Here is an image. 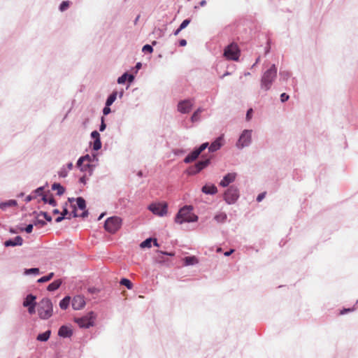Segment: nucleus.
Listing matches in <instances>:
<instances>
[{"label": "nucleus", "instance_id": "nucleus-59", "mask_svg": "<svg viewBox=\"0 0 358 358\" xmlns=\"http://www.w3.org/2000/svg\"><path fill=\"white\" fill-rule=\"evenodd\" d=\"M80 182L83 183V184H86L87 182V178L85 176H83V177H81L80 178Z\"/></svg>", "mask_w": 358, "mask_h": 358}, {"label": "nucleus", "instance_id": "nucleus-61", "mask_svg": "<svg viewBox=\"0 0 358 358\" xmlns=\"http://www.w3.org/2000/svg\"><path fill=\"white\" fill-rule=\"evenodd\" d=\"M179 45L180 46H185L187 45V41L185 39H181L179 41Z\"/></svg>", "mask_w": 358, "mask_h": 358}, {"label": "nucleus", "instance_id": "nucleus-19", "mask_svg": "<svg viewBox=\"0 0 358 358\" xmlns=\"http://www.w3.org/2000/svg\"><path fill=\"white\" fill-rule=\"evenodd\" d=\"M199 156V154L195 149L184 159V162L185 164L191 163V162H194V160H196Z\"/></svg>", "mask_w": 358, "mask_h": 358}, {"label": "nucleus", "instance_id": "nucleus-26", "mask_svg": "<svg viewBox=\"0 0 358 358\" xmlns=\"http://www.w3.org/2000/svg\"><path fill=\"white\" fill-rule=\"evenodd\" d=\"M203 111L202 108H199L192 115L191 121L192 122H198L200 120V113Z\"/></svg>", "mask_w": 358, "mask_h": 358}, {"label": "nucleus", "instance_id": "nucleus-57", "mask_svg": "<svg viewBox=\"0 0 358 358\" xmlns=\"http://www.w3.org/2000/svg\"><path fill=\"white\" fill-rule=\"evenodd\" d=\"M110 113V108L109 106H107L106 105V106L103 108V115H106L108 114H109Z\"/></svg>", "mask_w": 358, "mask_h": 358}, {"label": "nucleus", "instance_id": "nucleus-35", "mask_svg": "<svg viewBox=\"0 0 358 358\" xmlns=\"http://www.w3.org/2000/svg\"><path fill=\"white\" fill-rule=\"evenodd\" d=\"M280 76L283 80H287L290 77L291 74L287 71H280Z\"/></svg>", "mask_w": 358, "mask_h": 358}, {"label": "nucleus", "instance_id": "nucleus-25", "mask_svg": "<svg viewBox=\"0 0 358 358\" xmlns=\"http://www.w3.org/2000/svg\"><path fill=\"white\" fill-rule=\"evenodd\" d=\"M52 190H57V194L59 196L62 195L64 192L65 189L63 186H62L59 183H54L52 185Z\"/></svg>", "mask_w": 358, "mask_h": 358}, {"label": "nucleus", "instance_id": "nucleus-41", "mask_svg": "<svg viewBox=\"0 0 358 358\" xmlns=\"http://www.w3.org/2000/svg\"><path fill=\"white\" fill-rule=\"evenodd\" d=\"M15 205H16V201L15 200H10L8 202L1 203L0 208H3L6 206H15Z\"/></svg>", "mask_w": 358, "mask_h": 358}, {"label": "nucleus", "instance_id": "nucleus-1", "mask_svg": "<svg viewBox=\"0 0 358 358\" xmlns=\"http://www.w3.org/2000/svg\"><path fill=\"white\" fill-rule=\"evenodd\" d=\"M192 206H185L180 208L175 217V222L178 224L184 222H194L198 220V216L192 213Z\"/></svg>", "mask_w": 358, "mask_h": 358}, {"label": "nucleus", "instance_id": "nucleus-20", "mask_svg": "<svg viewBox=\"0 0 358 358\" xmlns=\"http://www.w3.org/2000/svg\"><path fill=\"white\" fill-rule=\"evenodd\" d=\"M80 170L83 172L88 173V175L90 176L93 173L94 166L91 164L85 163L80 168Z\"/></svg>", "mask_w": 358, "mask_h": 358}, {"label": "nucleus", "instance_id": "nucleus-18", "mask_svg": "<svg viewBox=\"0 0 358 358\" xmlns=\"http://www.w3.org/2000/svg\"><path fill=\"white\" fill-rule=\"evenodd\" d=\"M222 139V137H219L214 142H213L208 147L209 152H214L218 150L222 146L220 142Z\"/></svg>", "mask_w": 358, "mask_h": 358}, {"label": "nucleus", "instance_id": "nucleus-5", "mask_svg": "<svg viewBox=\"0 0 358 358\" xmlns=\"http://www.w3.org/2000/svg\"><path fill=\"white\" fill-rule=\"evenodd\" d=\"M252 130L251 129L243 130L236 143V148L242 150L245 147H248L252 143Z\"/></svg>", "mask_w": 358, "mask_h": 358}, {"label": "nucleus", "instance_id": "nucleus-7", "mask_svg": "<svg viewBox=\"0 0 358 358\" xmlns=\"http://www.w3.org/2000/svg\"><path fill=\"white\" fill-rule=\"evenodd\" d=\"M224 56L229 60L238 61L240 57V50L237 44L232 43L224 50Z\"/></svg>", "mask_w": 358, "mask_h": 358}, {"label": "nucleus", "instance_id": "nucleus-2", "mask_svg": "<svg viewBox=\"0 0 358 358\" xmlns=\"http://www.w3.org/2000/svg\"><path fill=\"white\" fill-rule=\"evenodd\" d=\"M277 76V68L273 64L270 69L266 70L262 76L260 80V87L264 91H268L271 89L273 82Z\"/></svg>", "mask_w": 358, "mask_h": 358}, {"label": "nucleus", "instance_id": "nucleus-29", "mask_svg": "<svg viewBox=\"0 0 358 358\" xmlns=\"http://www.w3.org/2000/svg\"><path fill=\"white\" fill-rule=\"evenodd\" d=\"M117 92H113L107 99L106 101V105L107 106H111L114 101H115L116 98H117Z\"/></svg>", "mask_w": 358, "mask_h": 358}, {"label": "nucleus", "instance_id": "nucleus-13", "mask_svg": "<svg viewBox=\"0 0 358 358\" xmlns=\"http://www.w3.org/2000/svg\"><path fill=\"white\" fill-rule=\"evenodd\" d=\"M236 176L237 173L234 172L227 173L223 177L222 180L220 182V186L222 187H227L230 183H232L233 182L235 181Z\"/></svg>", "mask_w": 358, "mask_h": 358}, {"label": "nucleus", "instance_id": "nucleus-58", "mask_svg": "<svg viewBox=\"0 0 358 358\" xmlns=\"http://www.w3.org/2000/svg\"><path fill=\"white\" fill-rule=\"evenodd\" d=\"M38 194H35V192H34L33 195L27 196L26 198L27 201H30L34 197H36Z\"/></svg>", "mask_w": 358, "mask_h": 358}, {"label": "nucleus", "instance_id": "nucleus-60", "mask_svg": "<svg viewBox=\"0 0 358 358\" xmlns=\"http://www.w3.org/2000/svg\"><path fill=\"white\" fill-rule=\"evenodd\" d=\"M134 80V76L131 74H128V76H127V80L129 82V83H131L133 82Z\"/></svg>", "mask_w": 358, "mask_h": 358}, {"label": "nucleus", "instance_id": "nucleus-37", "mask_svg": "<svg viewBox=\"0 0 358 358\" xmlns=\"http://www.w3.org/2000/svg\"><path fill=\"white\" fill-rule=\"evenodd\" d=\"M58 175L61 178H65L68 176V171L65 166H63L60 169L58 172Z\"/></svg>", "mask_w": 358, "mask_h": 358}, {"label": "nucleus", "instance_id": "nucleus-23", "mask_svg": "<svg viewBox=\"0 0 358 358\" xmlns=\"http://www.w3.org/2000/svg\"><path fill=\"white\" fill-rule=\"evenodd\" d=\"M50 334H51V331L47 330L46 331H45L42 334H39L37 336L36 339L39 341H43V342L47 341L49 339Z\"/></svg>", "mask_w": 358, "mask_h": 358}, {"label": "nucleus", "instance_id": "nucleus-62", "mask_svg": "<svg viewBox=\"0 0 358 358\" xmlns=\"http://www.w3.org/2000/svg\"><path fill=\"white\" fill-rule=\"evenodd\" d=\"M64 219H65V217L61 215L59 217H57L55 219V222H62Z\"/></svg>", "mask_w": 358, "mask_h": 358}, {"label": "nucleus", "instance_id": "nucleus-33", "mask_svg": "<svg viewBox=\"0 0 358 358\" xmlns=\"http://www.w3.org/2000/svg\"><path fill=\"white\" fill-rule=\"evenodd\" d=\"M152 242V238H147L145 239V241H143L141 244H140V247L141 248H150L151 247V243Z\"/></svg>", "mask_w": 358, "mask_h": 358}, {"label": "nucleus", "instance_id": "nucleus-53", "mask_svg": "<svg viewBox=\"0 0 358 358\" xmlns=\"http://www.w3.org/2000/svg\"><path fill=\"white\" fill-rule=\"evenodd\" d=\"M289 99V96L286 93H282L280 95V100L282 102H285Z\"/></svg>", "mask_w": 358, "mask_h": 358}, {"label": "nucleus", "instance_id": "nucleus-54", "mask_svg": "<svg viewBox=\"0 0 358 358\" xmlns=\"http://www.w3.org/2000/svg\"><path fill=\"white\" fill-rule=\"evenodd\" d=\"M265 195H266V192H262V193L259 194L257 196V201L258 202L262 201L264 199Z\"/></svg>", "mask_w": 358, "mask_h": 358}, {"label": "nucleus", "instance_id": "nucleus-10", "mask_svg": "<svg viewBox=\"0 0 358 358\" xmlns=\"http://www.w3.org/2000/svg\"><path fill=\"white\" fill-rule=\"evenodd\" d=\"M210 164V159H206L197 162L194 166L189 168L188 172L189 175H196L199 173L201 170L205 169Z\"/></svg>", "mask_w": 358, "mask_h": 358}, {"label": "nucleus", "instance_id": "nucleus-34", "mask_svg": "<svg viewBox=\"0 0 358 358\" xmlns=\"http://www.w3.org/2000/svg\"><path fill=\"white\" fill-rule=\"evenodd\" d=\"M120 283L127 287L129 289H131L133 287L131 282L127 278L121 279Z\"/></svg>", "mask_w": 358, "mask_h": 358}, {"label": "nucleus", "instance_id": "nucleus-22", "mask_svg": "<svg viewBox=\"0 0 358 358\" xmlns=\"http://www.w3.org/2000/svg\"><path fill=\"white\" fill-rule=\"evenodd\" d=\"M36 296L33 294H28L24 300V307L31 304H36Z\"/></svg>", "mask_w": 358, "mask_h": 358}, {"label": "nucleus", "instance_id": "nucleus-43", "mask_svg": "<svg viewBox=\"0 0 358 358\" xmlns=\"http://www.w3.org/2000/svg\"><path fill=\"white\" fill-rule=\"evenodd\" d=\"M208 143H204L203 144H201L198 148H196V151L199 152V154L200 155L206 148H207L208 147Z\"/></svg>", "mask_w": 358, "mask_h": 358}, {"label": "nucleus", "instance_id": "nucleus-32", "mask_svg": "<svg viewBox=\"0 0 358 358\" xmlns=\"http://www.w3.org/2000/svg\"><path fill=\"white\" fill-rule=\"evenodd\" d=\"M53 275H54V273H50L48 275H47L45 276H43L42 278H39L37 280V282H39V283H43V282H48V281H49V280H50L52 279Z\"/></svg>", "mask_w": 358, "mask_h": 358}, {"label": "nucleus", "instance_id": "nucleus-6", "mask_svg": "<svg viewBox=\"0 0 358 358\" xmlns=\"http://www.w3.org/2000/svg\"><path fill=\"white\" fill-rule=\"evenodd\" d=\"M122 220L120 217L113 216L108 218L104 224L105 229L111 233H115L121 227Z\"/></svg>", "mask_w": 358, "mask_h": 358}, {"label": "nucleus", "instance_id": "nucleus-51", "mask_svg": "<svg viewBox=\"0 0 358 358\" xmlns=\"http://www.w3.org/2000/svg\"><path fill=\"white\" fill-rule=\"evenodd\" d=\"M34 226V224H28L25 228H24V231H25L27 233H30L31 232Z\"/></svg>", "mask_w": 358, "mask_h": 358}, {"label": "nucleus", "instance_id": "nucleus-48", "mask_svg": "<svg viewBox=\"0 0 358 358\" xmlns=\"http://www.w3.org/2000/svg\"><path fill=\"white\" fill-rule=\"evenodd\" d=\"M41 215H42L48 222L52 221V217L49 215L46 212H41Z\"/></svg>", "mask_w": 358, "mask_h": 358}, {"label": "nucleus", "instance_id": "nucleus-14", "mask_svg": "<svg viewBox=\"0 0 358 358\" xmlns=\"http://www.w3.org/2000/svg\"><path fill=\"white\" fill-rule=\"evenodd\" d=\"M71 304L74 310H80L85 306V301L83 296L78 295L73 297Z\"/></svg>", "mask_w": 358, "mask_h": 358}, {"label": "nucleus", "instance_id": "nucleus-8", "mask_svg": "<svg viewBox=\"0 0 358 358\" xmlns=\"http://www.w3.org/2000/svg\"><path fill=\"white\" fill-rule=\"evenodd\" d=\"M95 319V314L91 311L86 315L75 319V322L81 328H90L94 325V320Z\"/></svg>", "mask_w": 358, "mask_h": 358}, {"label": "nucleus", "instance_id": "nucleus-45", "mask_svg": "<svg viewBox=\"0 0 358 358\" xmlns=\"http://www.w3.org/2000/svg\"><path fill=\"white\" fill-rule=\"evenodd\" d=\"M36 304H31L27 306L28 307V312L29 314L32 315L36 313Z\"/></svg>", "mask_w": 358, "mask_h": 358}, {"label": "nucleus", "instance_id": "nucleus-49", "mask_svg": "<svg viewBox=\"0 0 358 358\" xmlns=\"http://www.w3.org/2000/svg\"><path fill=\"white\" fill-rule=\"evenodd\" d=\"M106 127V124L104 122V117H101V124H100V127H99V131H104Z\"/></svg>", "mask_w": 358, "mask_h": 358}, {"label": "nucleus", "instance_id": "nucleus-63", "mask_svg": "<svg viewBox=\"0 0 358 358\" xmlns=\"http://www.w3.org/2000/svg\"><path fill=\"white\" fill-rule=\"evenodd\" d=\"M352 310V309H350V308H348V309L344 308L343 310L341 311V314L343 315V314H345L346 313H348V312H350Z\"/></svg>", "mask_w": 358, "mask_h": 358}, {"label": "nucleus", "instance_id": "nucleus-12", "mask_svg": "<svg viewBox=\"0 0 358 358\" xmlns=\"http://www.w3.org/2000/svg\"><path fill=\"white\" fill-rule=\"evenodd\" d=\"M43 189H44L43 187H40L37 188L35 190V194H38V195H41L42 196V200H43V201L44 203H49L50 205H51L52 206H57V202L54 199L52 196L50 195V196L48 197L47 194H43Z\"/></svg>", "mask_w": 358, "mask_h": 358}, {"label": "nucleus", "instance_id": "nucleus-27", "mask_svg": "<svg viewBox=\"0 0 358 358\" xmlns=\"http://www.w3.org/2000/svg\"><path fill=\"white\" fill-rule=\"evenodd\" d=\"M70 299V296H65L63 299H62L59 302L60 308L62 310H66L69 306Z\"/></svg>", "mask_w": 358, "mask_h": 358}, {"label": "nucleus", "instance_id": "nucleus-44", "mask_svg": "<svg viewBox=\"0 0 358 358\" xmlns=\"http://www.w3.org/2000/svg\"><path fill=\"white\" fill-rule=\"evenodd\" d=\"M142 50H143V52H145L152 53L153 51V48L151 45L147 44L143 47Z\"/></svg>", "mask_w": 358, "mask_h": 358}, {"label": "nucleus", "instance_id": "nucleus-55", "mask_svg": "<svg viewBox=\"0 0 358 358\" xmlns=\"http://www.w3.org/2000/svg\"><path fill=\"white\" fill-rule=\"evenodd\" d=\"M252 109L250 108L246 113V120L249 121L252 118Z\"/></svg>", "mask_w": 358, "mask_h": 358}, {"label": "nucleus", "instance_id": "nucleus-39", "mask_svg": "<svg viewBox=\"0 0 358 358\" xmlns=\"http://www.w3.org/2000/svg\"><path fill=\"white\" fill-rule=\"evenodd\" d=\"M101 139L94 140V143H93V149L94 150H99L101 149Z\"/></svg>", "mask_w": 358, "mask_h": 358}, {"label": "nucleus", "instance_id": "nucleus-56", "mask_svg": "<svg viewBox=\"0 0 358 358\" xmlns=\"http://www.w3.org/2000/svg\"><path fill=\"white\" fill-rule=\"evenodd\" d=\"M83 157L84 158V161L86 163L90 164V162H92V158L89 155H86L85 156H83Z\"/></svg>", "mask_w": 358, "mask_h": 358}, {"label": "nucleus", "instance_id": "nucleus-3", "mask_svg": "<svg viewBox=\"0 0 358 358\" xmlns=\"http://www.w3.org/2000/svg\"><path fill=\"white\" fill-rule=\"evenodd\" d=\"M53 313V306L52 301L47 298L43 299L38 303V314L41 319L48 320Z\"/></svg>", "mask_w": 358, "mask_h": 358}, {"label": "nucleus", "instance_id": "nucleus-52", "mask_svg": "<svg viewBox=\"0 0 358 358\" xmlns=\"http://www.w3.org/2000/svg\"><path fill=\"white\" fill-rule=\"evenodd\" d=\"M85 164L84 158L80 157L77 162V166L80 169Z\"/></svg>", "mask_w": 358, "mask_h": 358}, {"label": "nucleus", "instance_id": "nucleus-4", "mask_svg": "<svg viewBox=\"0 0 358 358\" xmlns=\"http://www.w3.org/2000/svg\"><path fill=\"white\" fill-rule=\"evenodd\" d=\"M240 196L239 189L235 185L229 187L223 194L224 200L227 204H234L236 202Z\"/></svg>", "mask_w": 358, "mask_h": 358}, {"label": "nucleus", "instance_id": "nucleus-11", "mask_svg": "<svg viewBox=\"0 0 358 358\" xmlns=\"http://www.w3.org/2000/svg\"><path fill=\"white\" fill-rule=\"evenodd\" d=\"M194 105L193 100L191 99H185L179 101L178 103V112L186 114L190 112Z\"/></svg>", "mask_w": 358, "mask_h": 358}, {"label": "nucleus", "instance_id": "nucleus-30", "mask_svg": "<svg viewBox=\"0 0 358 358\" xmlns=\"http://www.w3.org/2000/svg\"><path fill=\"white\" fill-rule=\"evenodd\" d=\"M40 273L39 269L38 268H32L24 270V275H37Z\"/></svg>", "mask_w": 358, "mask_h": 358}, {"label": "nucleus", "instance_id": "nucleus-40", "mask_svg": "<svg viewBox=\"0 0 358 358\" xmlns=\"http://www.w3.org/2000/svg\"><path fill=\"white\" fill-rule=\"evenodd\" d=\"M69 6V1H64L62 2V3L59 6V10L60 11L63 12L66 10Z\"/></svg>", "mask_w": 358, "mask_h": 358}, {"label": "nucleus", "instance_id": "nucleus-21", "mask_svg": "<svg viewBox=\"0 0 358 358\" xmlns=\"http://www.w3.org/2000/svg\"><path fill=\"white\" fill-rule=\"evenodd\" d=\"M62 280L57 279L52 282H51L47 287V289L50 292H53L57 289L60 285H62Z\"/></svg>", "mask_w": 358, "mask_h": 358}, {"label": "nucleus", "instance_id": "nucleus-50", "mask_svg": "<svg viewBox=\"0 0 358 358\" xmlns=\"http://www.w3.org/2000/svg\"><path fill=\"white\" fill-rule=\"evenodd\" d=\"M69 214V211L66 208V207L65 206L62 210V212L61 213V215L62 216H64L65 218L66 219H71V215L69 217H66L67 215Z\"/></svg>", "mask_w": 358, "mask_h": 358}, {"label": "nucleus", "instance_id": "nucleus-64", "mask_svg": "<svg viewBox=\"0 0 358 358\" xmlns=\"http://www.w3.org/2000/svg\"><path fill=\"white\" fill-rule=\"evenodd\" d=\"M66 169L67 171L68 170H71L73 169V163L72 162H69L66 164Z\"/></svg>", "mask_w": 358, "mask_h": 358}, {"label": "nucleus", "instance_id": "nucleus-28", "mask_svg": "<svg viewBox=\"0 0 358 358\" xmlns=\"http://www.w3.org/2000/svg\"><path fill=\"white\" fill-rule=\"evenodd\" d=\"M184 261L185 266L194 265L198 262L197 259L194 256L186 257H185Z\"/></svg>", "mask_w": 358, "mask_h": 358}, {"label": "nucleus", "instance_id": "nucleus-36", "mask_svg": "<svg viewBox=\"0 0 358 358\" xmlns=\"http://www.w3.org/2000/svg\"><path fill=\"white\" fill-rule=\"evenodd\" d=\"M34 225L38 227H42L46 224V222L42 220H39L38 217L34 221Z\"/></svg>", "mask_w": 358, "mask_h": 358}, {"label": "nucleus", "instance_id": "nucleus-46", "mask_svg": "<svg viewBox=\"0 0 358 358\" xmlns=\"http://www.w3.org/2000/svg\"><path fill=\"white\" fill-rule=\"evenodd\" d=\"M190 23V20L186 19L182 21V22L180 25V28L182 30L185 29L189 24Z\"/></svg>", "mask_w": 358, "mask_h": 358}, {"label": "nucleus", "instance_id": "nucleus-9", "mask_svg": "<svg viewBox=\"0 0 358 358\" xmlns=\"http://www.w3.org/2000/svg\"><path fill=\"white\" fill-rule=\"evenodd\" d=\"M148 209L155 215L164 216L167 213V204L166 203H151Z\"/></svg>", "mask_w": 358, "mask_h": 358}, {"label": "nucleus", "instance_id": "nucleus-42", "mask_svg": "<svg viewBox=\"0 0 358 358\" xmlns=\"http://www.w3.org/2000/svg\"><path fill=\"white\" fill-rule=\"evenodd\" d=\"M208 143H204L203 144H201L198 148H196V151L199 152V154L200 155L206 148H207L208 147Z\"/></svg>", "mask_w": 358, "mask_h": 358}, {"label": "nucleus", "instance_id": "nucleus-17", "mask_svg": "<svg viewBox=\"0 0 358 358\" xmlns=\"http://www.w3.org/2000/svg\"><path fill=\"white\" fill-rule=\"evenodd\" d=\"M22 239L20 236H16L14 239H10L4 243L6 247L15 246L22 245Z\"/></svg>", "mask_w": 358, "mask_h": 358}, {"label": "nucleus", "instance_id": "nucleus-16", "mask_svg": "<svg viewBox=\"0 0 358 358\" xmlns=\"http://www.w3.org/2000/svg\"><path fill=\"white\" fill-rule=\"evenodd\" d=\"M201 191L206 194L214 195L217 192V188L214 185H206L202 187Z\"/></svg>", "mask_w": 358, "mask_h": 358}, {"label": "nucleus", "instance_id": "nucleus-31", "mask_svg": "<svg viewBox=\"0 0 358 358\" xmlns=\"http://www.w3.org/2000/svg\"><path fill=\"white\" fill-rule=\"evenodd\" d=\"M76 202H77L78 207L80 210H85L86 208L85 200L83 198H82V197L77 198Z\"/></svg>", "mask_w": 358, "mask_h": 358}, {"label": "nucleus", "instance_id": "nucleus-15", "mask_svg": "<svg viewBox=\"0 0 358 358\" xmlns=\"http://www.w3.org/2000/svg\"><path fill=\"white\" fill-rule=\"evenodd\" d=\"M73 331L71 329L67 326H62L58 331V335L62 338H69L72 336Z\"/></svg>", "mask_w": 358, "mask_h": 358}, {"label": "nucleus", "instance_id": "nucleus-47", "mask_svg": "<svg viewBox=\"0 0 358 358\" xmlns=\"http://www.w3.org/2000/svg\"><path fill=\"white\" fill-rule=\"evenodd\" d=\"M91 137L94 140L100 139V134L97 131L95 130L91 133Z\"/></svg>", "mask_w": 358, "mask_h": 358}, {"label": "nucleus", "instance_id": "nucleus-24", "mask_svg": "<svg viewBox=\"0 0 358 358\" xmlns=\"http://www.w3.org/2000/svg\"><path fill=\"white\" fill-rule=\"evenodd\" d=\"M227 215L225 213H219L214 217V220L218 223H223L227 220Z\"/></svg>", "mask_w": 358, "mask_h": 358}, {"label": "nucleus", "instance_id": "nucleus-38", "mask_svg": "<svg viewBox=\"0 0 358 358\" xmlns=\"http://www.w3.org/2000/svg\"><path fill=\"white\" fill-rule=\"evenodd\" d=\"M127 76H128L127 73H123L120 77H119L117 78V83L118 84H124L126 82V80H127Z\"/></svg>", "mask_w": 358, "mask_h": 358}]
</instances>
